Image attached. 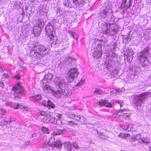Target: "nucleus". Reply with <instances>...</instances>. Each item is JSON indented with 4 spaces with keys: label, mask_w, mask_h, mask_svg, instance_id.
<instances>
[{
    "label": "nucleus",
    "mask_w": 151,
    "mask_h": 151,
    "mask_svg": "<svg viewBox=\"0 0 151 151\" xmlns=\"http://www.w3.org/2000/svg\"><path fill=\"white\" fill-rule=\"evenodd\" d=\"M54 82L58 90L54 92V93L59 97H64V96H69L72 93L71 90L68 87H65V84L63 79L56 77L54 80Z\"/></svg>",
    "instance_id": "obj_1"
},
{
    "label": "nucleus",
    "mask_w": 151,
    "mask_h": 151,
    "mask_svg": "<svg viewBox=\"0 0 151 151\" xmlns=\"http://www.w3.org/2000/svg\"><path fill=\"white\" fill-rule=\"evenodd\" d=\"M49 50L46 47L41 45H35L31 49L29 55L33 58H40L46 55Z\"/></svg>",
    "instance_id": "obj_2"
},
{
    "label": "nucleus",
    "mask_w": 151,
    "mask_h": 151,
    "mask_svg": "<svg viewBox=\"0 0 151 151\" xmlns=\"http://www.w3.org/2000/svg\"><path fill=\"white\" fill-rule=\"evenodd\" d=\"M100 25L102 32L106 34L114 35L116 33L118 30V26L115 24H109L108 23L103 22Z\"/></svg>",
    "instance_id": "obj_3"
},
{
    "label": "nucleus",
    "mask_w": 151,
    "mask_h": 151,
    "mask_svg": "<svg viewBox=\"0 0 151 151\" xmlns=\"http://www.w3.org/2000/svg\"><path fill=\"white\" fill-rule=\"evenodd\" d=\"M151 96V93L150 92L136 95L134 98V102L136 106H141L145 101V99H148Z\"/></svg>",
    "instance_id": "obj_4"
},
{
    "label": "nucleus",
    "mask_w": 151,
    "mask_h": 151,
    "mask_svg": "<svg viewBox=\"0 0 151 151\" xmlns=\"http://www.w3.org/2000/svg\"><path fill=\"white\" fill-rule=\"evenodd\" d=\"M149 54V50L147 47H146L144 51L139 52L138 54L139 59V61L142 63V67H146L147 65L148 62L147 59Z\"/></svg>",
    "instance_id": "obj_5"
},
{
    "label": "nucleus",
    "mask_w": 151,
    "mask_h": 151,
    "mask_svg": "<svg viewBox=\"0 0 151 151\" xmlns=\"http://www.w3.org/2000/svg\"><path fill=\"white\" fill-rule=\"evenodd\" d=\"M12 90L14 92L13 95L16 98H21L24 93V88L19 83L14 86Z\"/></svg>",
    "instance_id": "obj_6"
},
{
    "label": "nucleus",
    "mask_w": 151,
    "mask_h": 151,
    "mask_svg": "<svg viewBox=\"0 0 151 151\" xmlns=\"http://www.w3.org/2000/svg\"><path fill=\"white\" fill-rule=\"evenodd\" d=\"M46 32L51 40L57 39L55 32L54 30L53 26L51 23H48L45 27Z\"/></svg>",
    "instance_id": "obj_7"
},
{
    "label": "nucleus",
    "mask_w": 151,
    "mask_h": 151,
    "mask_svg": "<svg viewBox=\"0 0 151 151\" xmlns=\"http://www.w3.org/2000/svg\"><path fill=\"white\" fill-rule=\"evenodd\" d=\"M102 7L101 8L102 10L100 13V16L103 18H107L109 20L112 16V14L109 12V10L110 8L106 4H103Z\"/></svg>",
    "instance_id": "obj_8"
},
{
    "label": "nucleus",
    "mask_w": 151,
    "mask_h": 151,
    "mask_svg": "<svg viewBox=\"0 0 151 151\" xmlns=\"http://www.w3.org/2000/svg\"><path fill=\"white\" fill-rule=\"evenodd\" d=\"M78 73V70L76 68L71 69L68 73V76L67 78L68 81L70 82H72L75 78L77 77Z\"/></svg>",
    "instance_id": "obj_9"
},
{
    "label": "nucleus",
    "mask_w": 151,
    "mask_h": 151,
    "mask_svg": "<svg viewBox=\"0 0 151 151\" xmlns=\"http://www.w3.org/2000/svg\"><path fill=\"white\" fill-rule=\"evenodd\" d=\"M127 111L125 109H121L118 111L117 115L119 117L122 116L123 119L126 120L130 119L131 117L132 114L126 112Z\"/></svg>",
    "instance_id": "obj_10"
},
{
    "label": "nucleus",
    "mask_w": 151,
    "mask_h": 151,
    "mask_svg": "<svg viewBox=\"0 0 151 151\" xmlns=\"http://www.w3.org/2000/svg\"><path fill=\"white\" fill-rule=\"evenodd\" d=\"M132 0H122V3L121 6L122 9L124 8L125 10L127 9L132 4Z\"/></svg>",
    "instance_id": "obj_11"
},
{
    "label": "nucleus",
    "mask_w": 151,
    "mask_h": 151,
    "mask_svg": "<svg viewBox=\"0 0 151 151\" xmlns=\"http://www.w3.org/2000/svg\"><path fill=\"white\" fill-rule=\"evenodd\" d=\"M62 144L60 140H57L56 142H54L51 143V140L49 142L47 145H46V146L45 145H44L45 147H47V146L51 145L54 147H56L58 148H61L62 147Z\"/></svg>",
    "instance_id": "obj_12"
},
{
    "label": "nucleus",
    "mask_w": 151,
    "mask_h": 151,
    "mask_svg": "<svg viewBox=\"0 0 151 151\" xmlns=\"http://www.w3.org/2000/svg\"><path fill=\"white\" fill-rule=\"evenodd\" d=\"M41 28L38 26H34L33 28L32 32L35 36H38L40 35L41 32Z\"/></svg>",
    "instance_id": "obj_13"
},
{
    "label": "nucleus",
    "mask_w": 151,
    "mask_h": 151,
    "mask_svg": "<svg viewBox=\"0 0 151 151\" xmlns=\"http://www.w3.org/2000/svg\"><path fill=\"white\" fill-rule=\"evenodd\" d=\"M73 2L76 6H82L85 3L87 0H73Z\"/></svg>",
    "instance_id": "obj_14"
},
{
    "label": "nucleus",
    "mask_w": 151,
    "mask_h": 151,
    "mask_svg": "<svg viewBox=\"0 0 151 151\" xmlns=\"http://www.w3.org/2000/svg\"><path fill=\"white\" fill-rule=\"evenodd\" d=\"M102 54V52L101 51L98 50L97 49H95L92 53V56L96 59L100 58Z\"/></svg>",
    "instance_id": "obj_15"
},
{
    "label": "nucleus",
    "mask_w": 151,
    "mask_h": 151,
    "mask_svg": "<svg viewBox=\"0 0 151 151\" xmlns=\"http://www.w3.org/2000/svg\"><path fill=\"white\" fill-rule=\"evenodd\" d=\"M99 105H100L105 106L107 107H111L112 106V105L109 102L108 103L106 100H101L99 102Z\"/></svg>",
    "instance_id": "obj_16"
},
{
    "label": "nucleus",
    "mask_w": 151,
    "mask_h": 151,
    "mask_svg": "<svg viewBox=\"0 0 151 151\" xmlns=\"http://www.w3.org/2000/svg\"><path fill=\"white\" fill-rule=\"evenodd\" d=\"M64 149L66 151H71L72 148V146L70 142H65L64 144Z\"/></svg>",
    "instance_id": "obj_17"
},
{
    "label": "nucleus",
    "mask_w": 151,
    "mask_h": 151,
    "mask_svg": "<svg viewBox=\"0 0 151 151\" xmlns=\"http://www.w3.org/2000/svg\"><path fill=\"white\" fill-rule=\"evenodd\" d=\"M35 22L36 25V26H38L41 28L43 27L44 25V22L42 19H38L35 21Z\"/></svg>",
    "instance_id": "obj_18"
},
{
    "label": "nucleus",
    "mask_w": 151,
    "mask_h": 151,
    "mask_svg": "<svg viewBox=\"0 0 151 151\" xmlns=\"http://www.w3.org/2000/svg\"><path fill=\"white\" fill-rule=\"evenodd\" d=\"M63 130L57 129L52 133V135L53 136L61 135L63 134Z\"/></svg>",
    "instance_id": "obj_19"
},
{
    "label": "nucleus",
    "mask_w": 151,
    "mask_h": 151,
    "mask_svg": "<svg viewBox=\"0 0 151 151\" xmlns=\"http://www.w3.org/2000/svg\"><path fill=\"white\" fill-rule=\"evenodd\" d=\"M43 90L46 92H50L52 91L50 86L47 84H45V85H43Z\"/></svg>",
    "instance_id": "obj_20"
},
{
    "label": "nucleus",
    "mask_w": 151,
    "mask_h": 151,
    "mask_svg": "<svg viewBox=\"0 0 151 151\" xmlns=\"http://www.w3.org/2000/svg\"><path fill=\"white\" fill-rule=\"evenodd\" d=\"M134 52L132 49H128L124 53V55H127L131 57V56H133Z\"/></svg>",
    "instance_id": "obj_21"
},
{
    "label": "nucleus",
    "mask_w": 151,
    "mask_h": 151,
    "mask_svg": "<svg viewBox=\"0 0 151 151\" xmlns=\"http://www.w3.org/2000/svg\"><path fill=\"white\" fill-rule=\"evenodd\" d=\"M131 38L129 36L124 35L123 37V42L125 44H127L128 42L130 41Z\"/></svg>",
    "instance_id": "obj_22"
},
{
    "label": "nucleus",
    "mask_w": 151,
    "mask_h": 151,
    "mask_svg": "<svg viewBox=\"0 0 151 151\" xmlns=\"http://www.w3.org/2000/svg\"><path fill=\"white\" fill-rule=\"evenodd\" d=\"M68 47V44L65 42H64L63 41H61V43L60 44V49L63 50L65 49Z\"/></svg>",
    "instance_id": "obj_23"
},
{
    "label": "nucleus",
    "mask_w": 151,
    "mask_h": 151,
    "mask_svg": "<svg viewBox=\"0 0 151 151\" xmlns=\"http://www.w3.org/2000/svg\"><path fill=\"white\" fill-rule=\"evenodd\" d=\"M44 77L47 80L48 82H51L53 78V76L51 73H48L45 75Z\"/></svg>",
    "instance_id": "obj_24"
},
{
    "label": "nucleus",
    "mask_w": 151,
    "mask_h": 151,
    "mask_svg": "<svg viewBox=\"0 0 151 151\" xmlns=\"http://www.w3.org/2000/svg\"><path fill=\"white\" fill-rule=\"evenodd\" d=\"M68 33L73 38L77 39L78 37V35L76 33H75L73 32L69 31H68Z\"/></svg>",
    "instance_id": "obj_25"
},
{
    "label": "nucleus",
    "mask_w": 151,
    "mask_h": 151,
    "mask_svg": "<svg viewBox=\"0 0 151 151\" xmlns=\"http://www.w3.org/2000/svg\"><path fill=\"white\" fill-rule=\"evenodd\" d=\"M32 100L35 101H37L41 99V96L40 95H36L31 97Z\"/></svg>",
    "instance_id": "obj_26"
},
{
    "label": "nucleus",
    "mask_w": 151,
    "mask_h": 151,
    "mask_svg": "<svg viewBox=\"0 0 151 151\" xmlns=\"http://www.w3.org/2000/svg\"><path fill=\"white\" fill-rule=\"evenodd\" d=\"M130 134H125L121 133L118 135V136L122 138L126 139L127 137H129Z\"/></svg>",
    "instance_id": "obj_27"
},
{
    "label": "nucleus",
    "mask_w": 151,
    "mask_h": 151,
    "mask_svg": "<svg viewBox=\"0 0 151 151\" xmlns=\"http://www.w3.org/2000/svg\"><path fill=\"white\" fill-rule=\"evenodd\" d=\"M56 40L55 42H52V45H55V47H59L60 48V44L61 43V41L57 40V38L56 40Z\"/></svg>",
    "instance_id": "obj_28"
},
{
    "label": "nucleus",
    "mask_w": 151,
    "mask_h": 151,
    "mask_svg": "<svg viewBox=\"0 0 151 151\" xmlns=\"http://www.w3.org/2000/svg\"><path fill=\"white\" fill-rule=\"evenodd\" d=\"M133 56H131V57L127 55H124V59L127 60L128 62H131L132 60Z\"/></svg>",
    "instance_id": "obj_29"
},
{
    "label": "nucleus",
    "mask_w": 151,
    "mask_h": 151,
    "mask_svg": "<svg viewBox=\"0 0 151 151\" xmlns=\"http://www.w3.org/2000/svg\"><path fill=\"white\" fill-rule=\"evenodd\" d=\"M50 116V115L49 114V116H44L41 119V121L42 122L47 123L48 122V119L49 117Z\"/></svg>",
    "instance_id": "obj_30"
},
{
    "label": "nucleus",
    "mask_w": 151,
    "mask_h": 151,
    "mask_svg": "<svg viewBox=\"0 0 151 151\" xmlns=\"http://www.w3.org/2000/svg\"><path fill=\"white\" fill-rule=\"evenodd\" d=\"M111 61H107L105 62V65L106 66V68L108 69H109L111 68V67L112 66L111 64Z\"/></svg>",
    "instance_id": "obj_31"
},
{
    "label": "nucleus",
    "mask_w": 151,
    "mask_h": 151,
    "mask_svg": "<svg viewBox=\"0 0 151 151\" xmlns=\"http://www.w3.org/2000/svg\"><path fill=\"white\" fill-rule=\"evenodd\" d=\"M50 82H48L47 80L44 77V78L40 81V83L42 84L43 85H45V84H47L48 83H49Z\"/></svg>",
    "instance_id": "obj_32"
},
{
    "label": "nucleus",
    "mask_w": 151,
    "mask_h": 151,
    "mask_svg": "<svg viewBox=\"0 0 151 151\" xmlns=\"http://www.w3.org/2000/svg\"><path fill=\"white\" fill-rule=\"evenodd\" d=\"M41 130L42 131L46 134H49V130L48 128H46V127H42L41 128Z\"/></svg>",
    "instance_id": "obj_33"
},
{
    "label": "nucleus",
    "mask_w": 151,
    "mask_h": 151,
    "mask_svg": "<svg viewBox=\"0 0 151 151\" xmlns=\"http://www.w3.org/2000/svg\"><path fill=\"white\" fill-rule=\"evenodd\" d=\"M20 104L18 103H14L12 104V107L14 109H18L19 107Z\"/></svg>",
    "instance_id": "obj_34"
},
{
    "label": "nucleus",
    "mask_w": 151,
    "mask_h": 151,
    "mask_svg": "<svg viewBox=\"0 0 151 151\" xmlns=\"http://www.w3.org/2000/svg\"><path fill=\"white\" fill-rule=\"evenodd\" d=\"M94 93L99 95H101L103 93V91L102 90L100 89L96 88L94 92Z\"/></svg>",
    "instance_id": "obj_35"
},
{
    "label": "nucleus",
    "mask_w": 151,
    "mask_h": 151,
    "mask_svg": "<svg viewBox=\"0 0 151 151\" xmlns=\"http://www.w3.org/2000/svg\"><path fill=\"white\" fill-rule=\"evenodd\" d=\"M142 140V142L145 143H148L150 142V141L148 138L146 137V138H143L141 139Z\"/></svg>",
    "instance_id": "obj_36"
},
{
    "label": "nucleus",
    "mask_w": 151,
    "mask_h": 151,
    "mask_svg": "<svg viewBox=\"0 0 151 151\" xmlns=\"http://www.w3.org/2000/svg\"><path fill=\"white\" fill-rule=\"evenodd\" d=\"M111 47L110 48L111 49H113V50H114L115 49H116L117 47L116 44L114 42H112L111 43Z\"/></svg>",
    "instance_id": "obj_37"
},
{
    "label": "nucleus",
    "mask_w": 151,
    "mask_h": 151,
    "mask_svg": "<svg viewBox=\"0 0 151 151\" xmlns=\"http://www.w3.org/2000/svg\"><path fill=\"white\" fill-rule=\"evenodd\" d=\"M48 106L52 108H55L54 104L49 100H48Z\"/></svg>",
    "instance_id": "obj_38"
},
{
    "label": "nucleus",
    "mask_w": 151,
    "mask_h": 151,
    "mask_svg": "<svg viewBox=\"0 0 151 151\" xmlns=\"http://www.w3.org/2000/svg\"><path fill=\"white\" fill-rule=\"evenodd\" d=\"M40 115L45 116H49V114L47 113L45 111H42L40 113Z\"/></svg>",
    "instance_id": "obj_39"
},
{
    "label": "nucleus",
    "mask_w": 151,
    "mask_h": 151,
    "mask_svg": "<svg viewBox=\"0 0 151 151\" xmlns=\"http://www.w3.org/2000/svg\"><path fill=\"white\" fill-rule=\"evenodd\" d=\"M73 147L76 150H78L80 148L79 146L78 145V143H77L76 142H73Z\"/></svg>",
    "instance_id": "obj_40"
},
{
    "label": "nucleus",
    "mask_w": 151,
    "mask_h": 151,
    "mask_svg": "<svg viewBox=\"0 0 151 151\" xmlns=\"http://www.w3.org/2000/svg\"><path fill=\"white\" fill-rule=\"evenodd\" d=\"M73 119L74 120H76L77 121H79L81 119V117L80 115L78 116L75 114V116Z\"/></svg>",
    "instance_id": "obj_41"
},
{
    "label": "nucleus",
    "mask_w": 151,
    "mask_h": 151,
    "mask_svg": "<svg viewBox=\"0 0 151 151\" xmlns=\"http://www.w3.org/2000/svg\"><path fill=\"white\" fill-rule=\"evenodd\" d=\"M11 120H10L9 122H8L6 121L5 120H3L1 121V124L2 125H6L8 122H11Z\"/></svg>",
    "instance_id": "obj_42"
},
{
    "label": "nucleus",
    "mask_w": 151,
    "mask_h": 151,
    "mask_svg": "<svg viewBox=\"0 0 151 151\" xmlns=\"http://www.w3.org/2000/svg\"><path fill=\"white\" fill-rule=\"evenodd\" d=\"M67 116L73 119L75 116V114H71L70 113H68V114H66Z\"/></svg>",
    "instance_id": "obj_43"
},
{
    "label": "nucleus",
    "mask_w": 151,
    "mask_h": 151,
    "mask_svg": "<svg viewBox=\"0 0 151 151\" xmlns=\"http://www.w3.org/2000/svg\"><path fill=\"white\" fill-rule=\"evenodd\" d=\"M84 82V80L83 79H81L77 84L76 85V86H80L83 84V82ZM76 86V85L75 86Z\"/></svg>",
    "instance_id": "obj_44"
},
{
    "label": "nucleus",
    "mask_w": 151,
    "mask_h": 151,
    "mask_svg": "<svg viewBox=\"0 0 151 151\" xmlns=\"http://www.w3.org/2000/svg\"><path fill=\"white\" fill-rule=\"evenodd\" d=\"M68 124L70 126H71L72 125H78L77 124L75 123L74 122L72 121H68Z\"/></svg>",
    "instance_id": "obj_45"
},
{
    "label": "nucleus",
    "mask_w": 151,
    "mask_h": 151,
    "mask_svg": "<svg viewBox=\"0 0 151 151\" xmlns=\"http://www.w3.org/2000/svg\"><path fill=\"white\" fill-rule=\"evenodd\" d=\"M2 104L3 106H6L8 105V102L6 100L2 101Z\"/></svg>",
    "instance_id": "obj_46"
},
{
    "label": "nucleus",
    "mask_w": 151,
    "mask_h": 151,
    "mask_svg": "<svg viewBox=\"0 0 151 151\" xmlns=\"http://www.w3.org/2000/svg\"><path fill=\"white\" fill-rule=\"evenodd\" d=\"M50 123L54 124H55L57 123V121L54 118L52 117V118H51V119L50 120Z\"/></svg>",
    "instance_id": "obj_47"
},
{
    "label": "nucleus",
    "mask_w": 151,
    "mask_h": 151,
    "mask_svg": "<svg viewBox=\"0 0 151 151\" xmlns=\"http://www.w3.org/2000/svg\"><path fill=\"white\" fill-rule=\"evenodd\" d=\"M20 66L24 69L26 68L27 67V65L25 63L21 64Z\"/></svg>",
    "instance_id": "obj_48"
},
{
    "label": "nucleus",
    "mask_w": 151,
    "mask_h": 151,
    "mask_svg": "<svg viewBox=\"0 0 151 151\" xmlns=\"http://www.w3.org/2000/svg\"><path fill=\"white\" fill-rule=\"evenodd\" d=\"M118 102L119 104L121 107L123 106L124 103L122 101L118 100Z\"/></svg>",
    "instance_id": "obj_49"
},
{
    "label": "nucleus",
    "mask_w": 151,
    "mask_h": 151,
    "mask_svg": "<svg viewBox=\"0 0 151 151\" xmlns=\"http://www.w3.org/2000/svg\"><path fill=\"white\" fill-rule=\"evenodd\" d=\"M141 136L140 134H138L135 137V138L136 140L139 139H140Z\"/></svg>",
    "instance_id": "obj_50"
},
{
    "label": "nucleus",
    "mask_w": 151,
    "mask_h": 151,
    "mask_svg": "<svg viewBox=\"0 0 151 151\" xmlns=\"http://www.w3.org/2000/svg\"><path fill=\"white\" fill-rule=\"evenodd\" d=\"M122 128L124 129H129V125H128V124H127L124 126H123Z\"/></svg>",
    "instance_id": "obj_51"
},
{
    "label": "nucleus",
    "mask_w": 151,
    "mask_h": 151,
    "mask_svg": "<svg viewBox=\"0 0 151 151\" xmlns=\"http://www.w3.org/2000/svg\"><path fill=\"white\" fill-rule=\"evenodd\" d=\"M42 104L45 106H48V101H44L42 102Z\"/></svg>",
    "instance_id": "obj_52"
},
{
    "label": "nucleus",
    "mask_w": 151,
    "mask_h": 151,
    "mask_svg": "<svg viewBox=\"0 0 151 151\" xmlns=\"http://www.w3.org/2000/svg\"><path fill=\"white\" fill-rule=\"evenodd\" d=\"M5 113V111L4 110L0 109V114L2 115H4Z\"/></svg>",
    "instance_id": "obj_53"
},
{
    "label": "nucleus",
    "mask_w": 151,
    "mask_h": 151,
    "mask_svg": "<svg viewBox=\"0 0 151 151\" xmlns=\"http://www.w3.org/2000/svg\"><path fill=\"white\" fill-rule=\"evenodd\" d=\"M13 78H16L17 79H19L20 78V76L19 75H17L15 76H14L12 77Z\"/></svg>",
    "instance_id": "obj_54"
},
{
    "label": "nucleus",
    "mask_w": 151,
    "mask_h": 151,
    "mask_svg": "<svg viewBox=\"0 0 151 151\" xmlns=\"http://www.w3.org/2000/svg\"><path fill=\"white\" fill-rule=\"evenodd\" d=\"M0 86L3 88L4 86V83L2 81H0Z\"/></svg>",
    "instance_id": "obj_55"
},
{
    "label": "nucleus",
    "mask_w": 151,
    "mask_h": 151,
    "mask_svg": "<svg viewBox=\"0 0 151 151\" xmlns=\"http://www.w3.org/2000/svg\"><path fill=\"white\" fill-rule=\"evenodd\" d=\"M3 76L6 78H8L9 77V75H8V73H4L3 74Z\"/></svg>",
    "instance_id": "obj_56"
},
{
    "label": "nucleus",
    "mask_w": 151,
    "mask_h": 151,
    "mask_svg": "<svg viewBox=\"0 0 151 151\" xmlns=\"http://www.w3.org/2000/svg\"><path fill=\"white\" fill-rule=\"evenodd\" d=\"M118 91L117 89H114L113 90V92L114 94H115L116 95L118 94Z\"/></svg>",
    "instance_id": "obj_57"
},
{
    "label": "nucleus",
    "mask_w": 151,
    "mask_h": 151,
    "mask_svg": "<svg viewBox=\"0 0 151 151\" xmlns=\"http://www.w3.org/2000/svg\"><path fill=\"white\" fill-rule=\"evenodd\" d=\"M118 91V94H119V93H121V92H122L124 91V90L123 89H117Z\"/></svg>",
    "instance_id": "obj_58"
},
{
    "label": "nucleus",
    "mask_w": 151,
    "mask_h": 151,
    "mask_svg": "<svg viewBox=\"0 0 151 151\" xmlns=\"http://www.w3.org/2000/svg\"><path fill=\"white\" fill-rule=\"evenodd\" d=\"M128 125H129V130H131V129L133 128L132 125L131 124H128Z\"/></svg>",
    "instance_id": "obj_59"
},
{
    "label": "nucleus",
    "mask_w": 151,
    "mask_h": 151,
    "mask_svg": "<svg viewBox=\"0 0 151 151\" xmlns=\"http://www.w3.org/2000/svg\"><path fill=\"white\" fill-rule=\"evenodd\" d=\"M68 61H72L73 60H74V61H75V60L74 59H73V58H71V57H68Z\"/></svg>",
    "instance_id": "obj_60"
},
{
    "label": "nucleus",
    "mask_w": 151,
    "mask_h": 151,
    "mask_svg": "<svg viewBox=\"0 0 151 151\" xmlns=\"http://www.w3.org/2000/svg\"><path fill=\"white\" fill-rule=\"evenodd\" d=\"M101 134L100 135V137L103 139H105V136L104 135H102V134L101 133Z\"/></svg>",
    "instance_id": "obj_61"
},
{
    "label": "nucleus",
    "mask_w": 151,
    "mask_h": 151,
    "mask_svg": "<svg viewBox=\"0 0 151 151\" xmlns=\"http://www.w3.org/2000/svg\"><path fill=\"white\" fill-rule=\"evenodd\" d=\"M5 69L1 67L0 66V72H3L4 70Z\"/></svg>",
    "instance_id": "obj_62"
},
{
    "label": "nucleus",
    "mask_w": 151,
    "mask_h": 151,
    "mask_svg": "<svg viewBox=\"0 0 151 151\" xmlns=\"http://www.w3.org/2000/svg\"><path fill=\"white\" fill-rule=\"evenodd\" d=\"M81 119H83V122H85L86 121V118L83 117H81Z\"/></svg>",
    "instance_id": "obj_63"
},
{
    "label": "nucleus",
    "mask_w": 151,
    "mask_h": 151,
    "mask_svg": "<svg viewBox=\"0 0 151 151\" xmlns=\"http://www.w3.org/2000/svg\"><path fill=\"white\" fill-rule=\"evenodd\" d=\"M135 139L134 137L132 138L130 140V141L131 142H134L135 141Z\"/></svg>",
    "instance_id": "obj_64"
}]
</instances>
